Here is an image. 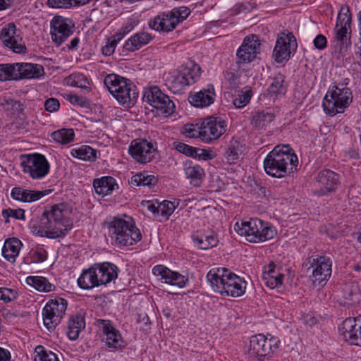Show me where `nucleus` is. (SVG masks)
<instances>
[{
	"label": "nucleus",
	"instance_id": "f257e3e1",
	"mask_svg": "<svg viewBox=\"0 0 361 361\" xmlns=\"http://www.w3.org/2000/svg\"><path fill=\"white\" fill-rule=\"evenodd\" d=\"M75 216L71 204H53L41 215L37 233L52 239L64 238L73 228Z\"/></svg>",
	"mask_w": 361,
	"mask_h": 361
},
{
	"label": "nucleus",
	"instance_id": "f03ea898",
	"mask_svg": "<svg viewBox=\"0 0 361 361\" xmlns=\"http://www.w3.org/2000/svg\"><path fill=\"white\" fill-rule=\"evenodd\" d=\"M207 279L212 290L222 296L240 297L245 294L247 281L230 269L213 268L207 274Z\"/></svg>",
	"mask_w": 361,
	"mask_h": 361
},
{
	"label": "nucleus",
	"instance_id": "7ed1b4c3",
	"mask_svg": "<svg viewBox=\"0 0 361 361\" xmlns=\"http://www.w3.org/2000/svg\"><path fill=\"white\" fill-rule=\"evenodd\" d=\"M265 172L274 178H283L296 169L298 159L289 145L276 146L264 160Z\"/></svg>",
	"mask_w": 361,
	"mask_h": 361
},
{
	"label": "nucleus",
	"instance_id": "20e7f679",
	"mask_svg": "<svg viewBox=\"0 0 361 361\" xmlns=\"http://www.w3.org/2000/svg\"><path fill=\"white\" fill-rule=\"evenodd\" d=\"M111 243L116 246H130L141 240L142 234L133 219L128 215L115 216L107 224Z\"/></svg>",
	"mask_w": 361,
	"mask_h": 361
},
{
	"label": "nucleus",
	"instance_id": "39448f33",
	"mask_svg": "<svg viewBox=\"0 0 361 361\" xmlns=\"http://www.w3.org/2000/svg\"><path fill=\"white\" fill-rule=\"evenodd\" d=\"M104 84L121 105L129 108L136 103L138 91L137 87L130 80L115 73H111L104 77Z\"/></svg>",
	"mask_w": 361,
	"mask_h": 361
},
{
	"label": "nucleus",
	"instance_id": "423d86ee",
	"mask_svg": "<svg viewBox=\"0 0 361 361\" xmlns=\"http://www.w3.org/2000/svg\"><path fill=\"white\" fill-rule=\"evenodd\" d=\"M346 85V82L339 83L329 89L322 102V107L326 114L333 116L343 113L352 102L353 93Z\"/></svg>",
	"mask_w": 361,
	"mask_h": 361
},
{
	"label": "nucleus",
	"instance_id": "0eeeda50",
	"mask_svg": "<svg viewBox=\"0 0 361 361\" xmlns=\"http://www.w3.org/2000/svg\"><path fill=\"white\" fill-rule=\"evenodd\" d=\"M280 341L270 334L254 335L250 338L249 345L245 348V353L250 361H264L268 359L279 348Z\"/></svg>",
	"mask_w": 361,
	"mask_h": 361
},
{
	"label": "nucleus",
	"instance_id": "6e6552de",
	"mask_svg": "<svg viewBox=\"0 0 361 361\" xmlns=\"http://www.w3.org/2000/svg\"><path fill=\"white\" fill-rule=\"evenodd\" d=\"M351 21L352 16L347 5L342 6L334 27V39L340 51H346L351 47Z\"/></svg>",
	"mask_w": 361,
	"mask_h": 361
},
{
	"label": "nucleus",
	"instance_id": "1a4fd4ad",
	"mask_svg": "<svg viewBox=\"0 0 361 361\" xmlns=\"http://www.w3.org/2000/svg\"><path fill=\"white\" fill-rule=\"evenodd\" d=\"M142 100L158 111V114L165 116L171 115L176 106L169 97L165 94L157 86H153L144 91Z\"/></svg>",
	"mask_w": 361,
	"mask_h": 361
},
{
	"label": "nucleus",
	"instance_id": "9d476101",
	"mask_svg": "<svg viewBox=\"0 0 361 361\" xmlns=\"http://www.w3.org/2000/svg\"><path fill=\"white\" fill-rule=\"evenodd\" d=\"M21 166L25 173L33 179L44 178L49 171L50 165L46 157L38 153L21 156Z\"/></svg>",
	"mask_w": 361,
	"mask_h": 361
},
{
	"label": "nucleus",
	"instance_id": "9b49d317",
	"mask_svg": "<svg viewBox=\"0 0 361 361\" xmlns=\"http://www.w3.org/2000/svg\"><path fill=\"white\" fill-rule=\"evenodd\" d=\"M128 151L137 162L145 164L155 158L157 145L156 142H149L145 139H135L131 142Z\"/></svg>",
	"mask_w": 361,
	"mask_h": 361
},
{
	"label": "nucleus",
	"instance_id": "f8f14e48",
	"mask_svg": "<svg viewBox=\"0 0 361 361\" xmlns=\"http://www.w3.org/2000/svg\"><path fill=\"white\" fill-rule=\"evenodd\" d=\"M228 129V123L220 116H207L202 121V142L211 143L218 140Z\"/></svg>",
	"mask_w": 361,
	"mask_h": 361
},
{
	"label": "nucleus",
	"instance_id": "ddd939ff",
	"mask_svg": "<svg viewBox=\"0 0 361 361\" xmlns=\"http://www.w3.org/2000/svg\"><path fill=\"white\" fill-rule=\"evenodd\" d=\"M97 322L102 333V340L111 350H122L125 348V341L110 320L100 319Z\"/></svg>",
	"mask_w": 361,
	"mask_h": 361
},
{
	"label": "nucleus",
	"instance_id": "4468645a",
	"mask_svg": "<svg viewBox=\"0 0 361 361\" xmlns=\"http://www.w3.org/2000/svg\"><path fill=\"white\" fill-rule=\"evenodd\" d=\"M296 39L292 33L278 37L273 51V57L279 63L287 62L297 49Z\"/></svg>",
	"mask_w": 361,
	"mask_h": 361
},
{
	"label": "nucleus",
	"instance_id": "2eb2a0df",
	"mask_svg": "<svg viewBox=\"0 0 361 361\" xmlns=\"http://www.w3.org/2000/svg\"><path fill=\"white\" fill-rule=\"evenodd\" d=\"M0 39L4 46L8 47L15 53L23 54L27 51L26 47L23 44L20 30L16 29L14 23H9L2 28L0 33Z\"/></svg>",
	"mask_w": 361,
	"mask_h": 361
},
{
	"label": "nucleus",
	"instance_id": "dca6fc26",
	"mask_svg": "<svg viewBox=\"0 0 361 361\" xmlns=\"http://www.w3.org/2000/svg\"><path fill=\"white\" fill-rule=\"evenodd\" d=\"M260 45L257 35H251L245 37L236 52L239 63H247L254 61L260 52Z\"/></svg>",
	"mask_w": 361,
	"mask_h": 361
},
{
	"label": "nucleus",
	"instance_id": "f3484780",
	"mask_svg": "<svg viewBox=\"0 0 361 361\" xmlns=\"http://www.w3.org/2000/svg\"><path fill=\"white\" fill-rule=\"evenodd\" d=\"M341 331L346 342L361 346V314L346 318L342 323Z\"/></svg>",
	"mask_w": 361,
	"mask_h": 361
},
{
	"label": "nucleus",
	"instance_id": "a211bd4d",
	"mask_svg": "<svg viewBox=\"0 0 361 361\" xmlns=\"http://www.w3.org/2000/svg\"><path fill=\"white\" fill-rule=\"evenodd\" d=\"M71 21L61 16H55L51 21V37L52 41L60 46L73 34Z\"/></svg>",
	"mask_w": 361,
	"mask_h": 361
},
{
	"label": "nucleus",
	"instance_id": "6ab92c4d",
	"mask_svg": "<svg viewBox=\"0 0 361 361\" xmlns=\"http://www.w3.org/2000/svg\"><path fill=\"white\" fill-rule=\"evenodd\" d=\"M152 273L156 276H159L164 283L176 286L183 288L188 286L189 279L187 276L183 275L178 271H174L168 267L159 264L152 269Z\"/></svg>",
	"mask_w": 361,
	"mask_h": 361
},
{
	"label": "nucleus",
	"instance_id": "aec40b11",
	"mask_svg": "<svg viewBox=\"0 0 361 361\" xmlns=\"http://www.w3.org/2000/svg\"><path fill=\"white\" fill-rule=\"evenodd\" d=\"M313 267L312 276L314 281L321 284L322 282L326 283L331 275L332 262L329 257L316 255L313 257L311 263Z\"/></svg>",
	"mask_w": 361,
	"mask_h": 361
},
{
	"label": "nucleus",
	"instance_id": "412c9836",
	"mask_svg": "<svg viewBox=\"0 0 361 361\" xmlns=\"http://www.w3.org/2000/svg\"><path fill=\"white\" fill-rule=\"evenodd\" d=\"M262 227V220L257 218L250 219L249 221H242L240 223L236 222L234 225V230L240 235L245 236V239L250 242L256 243L259 228Z\"/></svg>",
	"mask_w": 361,
	"mask_h": 361
},
{
	"label": "nucleus",
	"instance_id": "4be33fe9",
	"mask_svg": "<svg viewBox=\"0 0 361 361\" xmlns=\"http://www.w3.org/2000/svg\"><path fill=\"white\" fill-rule=\"evenodd\" d=\"M178 24V21L173 16L171 11L155 16L148 23L149 27L152 30L166 32L172 31Z\"/></svg>",
	"mask_w": 361,
	"mask_h": 361
},
{
	"label": "nucleus",
	"instance_id": "5701e85b",
	"mask_svg": "<svg viewBox=\"0 0 361 361\" xmlns=\"http://www.w3.org/2000/svg\"><path fill=\"white\" fill-rule=\"evenodd\" d=\"M53 191L51 189L42 191L25 189L22 187H15L11 190V197L16 200L24 203H30L41 199Z\"/></svg>",
	"mask_w": 361,
	"mask_h": 361
},
{
	"label": "nucleus",
	"instance_id": "b1692460",
	"mask_svg": "<svg viewBox=\"0 0 361 361\" xmlns=\"http://www.w3.org/2000/svg\"><path fill=\"white\" fill-rule=\"evenodd\" d=\"M317 181L321 186L324 187L325 191L323 190H317L314 193L318 196H323L325 195L326 191L330 192L336 188L338 183V176L329 169L322 170L319 173Z\"/></svg>",
	"mask_w": 361,
	"mask_h": 361
},
{
	"label": "nucleus",
	"instance_id": "393cba45",
	"mask_svg": "<svg viewBox=\"0 0 361 361\" xmlns=\"http://www.w3.org/2000/svg\"><path fill=\"white\" fill-rule=\"evenodd\" d=\"M100 285H106L118 277V267L110 262L94 264Z\"/></svg>",
	"mask_w": 361,
	"mask_h": 361
},
{
	"label": "nucleus",
	"instance_id": "a878e982",
	"mask_svg": "<svg viewBox=\"0 0 361 361\" xmlns=\"http://www.w3.org/2000/svg\"><path fill=\"white\" fill-rule=\"evenodd\" d=\"M215 92L213 85H210L207 89L200 90L195 94H190L188 100L195 107L209 106L214 101Z\"/></svg>",
	"mask_w": 361,
	"mask_h": 361
},
{
	"label": "nucleus",
	"instance_id": "bb28decb",
	"mask_svg": "<svg viewBox=\"0 0 361 361\" xmlns=\"http://www.w3.org/2000/svg\"><path fill=\"white\" fill-rule=\"evenodd\" d=\"M93 186L96 192L102 196L110 195L114 190H118L119 188L116 180L112 176H102L94 179Z\"/></svg>",
	"mask_w": 361,
	"mask_h": 361
},
{
	"label": "nucleus",
	"instance_id": "cd10ccee",
	"mask_svg": "<svg viewBox=\"0 0 361 361\" xmlns=\"http://www.w3.org/2000/svg\"><path fill=\"white\" fill-rule=\"evenodd\" d=\"M183 169L187 178L190 179V183L195 187L200 186L205 175L204 169L191 161L184 163Z\"/></svg>",
	"mask_w": 361,
	"mask_h": 361
},
{
	"label": "nucleus",
	"instance_id": "c85d7f7f",
	"mask_svg": "<svg viewBox=\"0 0 361 361\" xmlns=\"http://www.w3.org/2000/svg\"><path fill=\"white\" fill-rule=\"evenodd\" d=\"M20 79H37L44 74L42 65L30 63H18Z\"/></svg>",
	"mask_w": 361,
	"mask_h": 361
},
{
	"label": "nucleus",
	"instance_id": "c756f323",
	"mask_svg": "<svg viewBox=\"0 0 361 361\" xmlns=\"http://www.w3.org/2000/svg\"><path fill=\"white\" fill-rule=\"evenodd\" d=\"M78 286L85 290L92 289L100 286L98 276L94 266H92L87 270H84L78 279Z\"/></svg>",
	"mask_w": 361,
	"mask_h": 361
},
{
	"label": "nucleus",
	"instance_id": "7c9ffc66",
	"mask_svg": "<svg viewBox=\"0 0 361 361\" xmlns=\"http://www.w3.org/2000/svg\"><path fill=\"white\" fill-rule=\"evenodd\" d=\"M152 39V35L147 32H139L131 36L126 42L123 48L128 51H135L147 45Z\"/></svg>",
	"mask_w": 361,
	"mask_h": 361
},
{
	"label": "nucleus",
	"instance_id": "2f4dec72",
	"mask_svg": "<svg viewBox=\"0 0 361 361\" xmlns=\"http://www.w3.org/2000/svg\"><path fill=\"white\" fill-rule=\"evenodd\" d=\"M22 245V242L18 238H12L6 240L2 248V256L6 260L14 262Z\"/></svg>",
	"mask_w": 361,
	"mask_h": 361
},
{
	"label": "nucleus",
	"instance_id": "473e14b6",
	"mask_svg": "<svg viewBox=\"0 0 361 361\" xmlns=\"http://www.w3.org/2000/svg\"><path fill=\"white\" fill-rule=\"evenodd\" d=\"M274 118L275 115L271 112L268 111H257L253 114L250 123L256 130H266Z\"/></svg>",
	"mask_w": 361,
	"mask_h": 361
},
{
	"label": "nucleus",
	"instance_id": "72a5a7b5",
	"mask_svg": "<svg viewBox=\"0 0 361 361\" xmlns=\"http://www.w3.org/2000/svg\"><path fill=\"white\" fill-rule=\"evenodd\" d=\"M85 327V318L81 314L73 315L68 322L67 336L71 341L78 338L80 333Z\"/></svg>",
	"mask_w": 361,
	"mask_h": 361
},
{
	"label": "nucleus",
	"instance_id": "f704fd0d",
	"mask_svg": "<svg viewBox=\"0 0 361 361\" xmlns=\"http://www.w3.org/2000/svg\"><path fill=\"white\" fill-rule=\"evenodd\" d=\"M194 243L199 249L207 250L214 247L218 245L219 240L215 233H211L209 235L197 232L192 235Z\"/></svg>",
	"mask_w": 361,
	"mask_h": 361
},
{
	"label": "nucleus",
	"instance_id": "c9c22d12",
	"mask_svg": "<svg viewBox=\"0 0 361 361\" xmlns=\"http://www.w3.org/2000/svg\"><path fill=\"white\" fill-rule=\"evenodd\" d=\"M26 283L39 292L49 293L55 290L56 286L43 276H30L26 278Z\"/></svg>",
	"mask_w": 361,
	"mask_h": 361
},
{
	"label": "nucleus",
	"instance_id": "e433bc0d",
	"mask_svg": "<svg viewBox=\"0 0 361 361\" xmlns=\"http://www.w3.org/2000/svg\"><path fill=\"white\" fill-rule=\"evenodd\" d=\"M285 78L286 77L283 74L279 73L271 80L268 88V93L274 99L286 94L287 87L284 84Z\"/></svg>",
	"mask_w": 361,
	"mask_h": 361
},
{
	"label": "nucleus",
	"instance_id": "4c0bfd02",
	"mask_svg": "<svg viewBox=\"0 0 361 361\" xmlns=\"http://www.w3.org/2000/svg\"><path fill=\"white\" fill-rule=\"evenodd\" d=\"M175 204H148V209L150 211L154 217L159 221L169 219V216L176 209Z\"/></svg>",
	"mask_w": 361,
	"mask_h": 361
},
{
	"label": "nucleus",
	"instance_id": "58836bf2",
	"mask_svg": "<svg viewBox=\"0 0 361 361\" xmlns=\"http://www.w3.org/2000/svg\"><path fill=\"white\" fill-rule=\"evenodd\" d=\"M67 308V300L58 298L54 300H50L44 306V311L48 314L47 311H50L52 314L57 315L59 319H62L65 311Z\"/></svg>",
	"mask_w": 361,
	"mask_h": 361
},
{
	"label": "nucleus",
	"instance_id": "ea45409f",
	"mask_svg": "<svg viewBox=\"0 0 361 361\" xmlns=\"http://www.w3.org/2000/svg\"><path fill=\"white\" fill-rule=\"evenodd\" d=\"M18 63L0 64V81L19 80Z\"/></svg>",
	"mask_w": 361,
	"mask_h": 361
},
{
	"label": "nucleus",
	"instance_id": "a19ab883",
	"mask_svg": "<svg viewBox=\"0 0 361 361\" xmlns=\"http://www.w3.org/2000/svg\"><path fill=\"white\" fill-rule=\"evenodd\" d=\"M71 154L79 159L94 161L97 158V150L88 145H82L78 148L72 149Z\"/></svg>",
	"mask_w": 361,
	"mask_h": 361
},
{
	"label": "nucleus",
	"instance_id": "79ce46f5",
	"mask_svg": "<svg viewBox=\"0 0 361 361\" xmlns=\"http://www.w3.org/2000/svg\"><path fill=\"white\" fill-rule=\"evenodd\" d=\"M257 235L260 236L257 237L258 240H256V243L265 242L273 239L277 235V231L270 223L262 221V227L259 228Z\"/></svg>",
	"mask_w": 361,
	"mask_h": 361
},
{
	"label": "nucleus",
	"instance_id": "37998d69",
	"mask_svg": "<svg viewBox=\"0 0 361 361\" xmlns=\"http://www.w3.org/2000/svg\"><path fill=\"white\" fill-rule=\"evenodd\" d=\"M51 137L55 142L66 145L74 140L75 133L71 128H62L53 132Z\"/></svg>",
	"mask_w": 361,
	"mask_h": 361
},
{
	"label": "nucleus",
	"instance_id": "c03bdc74",
	"mask_svg": "<svg viewBox=\"0 0 361 361\" xmlns=\"http://www.w3.org/2000/svg\"><path fill=\"white\" fill-rule=\"evenodd\" d=\"M157 183V178L145 172L138 173L131 178V183L136 186H152Z\"/></svg>",
	"mask_w": 361,
	"mask_h": 361
},
{
	"label": "nucleus",
	"instance_id": "a18cd8bd",
	"mask_svg": "<svg viewBox=\"0 0 361 361\" xmlns=\"http://www.w3.org/2000/svg\"><path fill=\"white\" fill-rule=\"evenodd\" d=\"M241 146L237 140L231 141L225 152L226 161L230 164L235 163L241 154Z\"/></svg>",
	"mask_w": 361,
	"mask_h": 361
},
{
	"label": "nucleus",
	"instance_id": "49530a36",
	"mask_svg": "<svg viewBox=\"0 0 361 361\" xmlns=\"http://www.w3.org/2000/svg\"><path fill=\"white\" fill-rule=\"evenodd\" d=\"M66 82L68 85L87 89L89 87V81L82 73H75L70 75L66 78Z\"/></svg>",
	"mask_w": 361,
	"mask_h": 361
},
{
	"label": "nucleus",
	"instance_id": "de8ad7c7",
	"mask_svg": "<svg viewBox=\"0 0 361 361\" xmlns=\"http://www.w3.org/2000/svg\"><path fill=\"white\" fill-rule=\"evenodd\" d=\"M180 70L190 85L195 83L200 77V68L197 65H192V67H182Z\"/></svg>",
	"mask_w": 361,
	"mask_h": 361
},
{
	"label": "nucleus",
	"instance_id": "09e8293b",
	"mask_svg": "<svg viewBox=\"0 0 361 361\" xmlns=\"http://www.w3.org/2000/svg\"><path fill=\"white\" fill-rule=\"evenodd\" d=\"M35 354L39 357V361H60L57 354L41 345L35 347Z\"/></svg>",
	"mask_w": 361,
	"mask_h": 361
},
{
	"label": "nucleus",
	"instance_id": "8fccbe9b",
	"mask_svg": "<svg viewBox=\"0 0 361 361\" xmlns=\"http://www.w3.org/2000/svg\"><path fill=\"white\" fill-rule=\"evenodd\" d=\"M202 122L198 124L187 123L183 127V134L190 138L199 137L202 141Z\"/></svg>",
	"mask_w": 361,
	"mask_h": 361
},
{
	"label": "nucleus",
	"instance_id": "3c124183",
	"mask_svg": "<svg viewBox=\"0 0 361 361\" xmlns=\"http://www.w3.org/2000/svg\"><path fill=\"white\" fill-rule=\"evenodd\" d=\"M50 314H47L44 311V307L42 309V319L44 326L50 332L53 331L56 326L61 322L57 315L52 314L50 311H47Z\"/></svg>",
	"mask_w": 361,
	"mask_h": 361
},
{
	"label": "nucleus",
	"instance_id": "603ef678",
	"mask_svg": "<svg viewBox=\"0 0 361 361\" xmlns=\"http://www.w3.org/2000/svg\"><path fill=\"white\" fill-rule=\"evenodd\" d=\"M252 97V91L247 87L245 90L240 92L233 100V105L238 109L243 108L246 106L250 101Z\"/></svg>",
	"mask_w": 361,
	"mask_h": 361
},
{
	"label": "nucleus",
	"instance_id": "864d4df0",
	"mask_svg": "<svg viewBox=\"0 0 361 361\" xmlns=\"http://www.w3.org/2000/svg\"><path fill=\"white\" fill-rule=\"evenodd\" d=\"M171 85L177 91L182 90L185 87L189 86L188 81L183 75L180 70H178L176 74L172 76Z\"/></svg>",
	"mask_w": 361,
	"mask_h": 361
},
{
	"label": "nucleus",
	"instance_id": "5fc2aeb1",
	"mask_svg": "<svg viewBox=\"0 0 361 361\" xmlns=\"http://www.w3.org/2000/svg\"><path fill=\"white\" fill-rule=\"evenodd\" d=\"M264 283L270 288L273 289L282 285L284 275L283 274H277L276 276H262Z\"/></svg>",
	"mask_w": 361,
	"mask_h": 361
},
{
	"label": "nucleus",
	"instance_id": "6e6d98bb",
	"mask_svg": "<svg viewBox=\"0 0 361 361\" xmlns=\"http://www.w3.org/2000/svg\"><path fill=\"white\" fill-rule=\"evenodd\" d=\"M18 298V292L15 289L0 288V300L8 303L15 300Z\"/></svg>",
	"mask_w": 361,
	"mask_h": 361
},
{
	"label": "nucleus",
	"instance_id": "4d7b16f0",
	"mask_svg": "<svg viewBox=\"0 0 361 361\" xmlns=\"http://www.w3.org/2000/svg\"><path fill=\"white\" fill-rule=\"evenodd\" d=\"M173 146L176 150L188 157H192L193 153L195 152V147L190 146L184 142H174Z\"/></svg>",
	"mask_w": 361,
	"mask_h": 361
},
{
	"label": "nucleus",
	"instance_id": "13d9d810",
	"mask_svg": "<svg viewBox=\"0 0 361 361\" xmlns=\"http://www.w3.org/2000/svg\"><path fill=\"white\" fill-rule=\"evenodd\" d=\"M195 152L193 153L194 156H192V158L197 159L199 160H212L215 157L214 153L212 150L195 147Z\"/></svg>",
	"mask_w": 361,
	"mask_h": 361
},
{
	"label": "nucleus",
	"instance_id": "bf43d9fd",
	"mask_svg": "<svg viewBox=\"0 0 361 361\" xmlns=\"http://www.w3.org/2000/svg\"><path fill=\"white\" fill-rule=\"evenodd\" d=\"M171 11L173 16H175L176 19L178 21V23L183 22L190 13V9L186 6L174 8Z\"/></svg>",
	"mask_w": 361,
	"mask_h": 361
},
{
	"label": "nucleus",
	"instance_id": "052dcab7",
	"mask_svg": "<svg viewBox=\"0 0 361 361\" xmlns=\"http://www.w3.org/2000/svg\"><path fill=\"white\" fill-rule=\"evenodd\" d=\"M24 214L25 211L23 209H6L2 211V215L5 219L13 217L16 219H23L25 218Z\"/></svg>",
	"mask_w": 361,
	"mask_h": 361
},
{
	"label": "nucleus",
	"instance_id": "680f3d73",
	"mask_svg": "<svg viewBox=\"0 0 361 361\" xmlns=\"http://www.w3.org/2000/svg\"><path fill=\"white\" fill-rule=\"evenodd\" d=\"M44 106L46 111L53 113L59 110L60 102L57 99L51 97L45 100Z\"/></svg>",
	"mask_w": 361,
	"mask_h": 361
},
{
	"label": "nucleus",
	"instance_id": "e2e57ef3",
	"mask_svg": "<svg viewBox=\"0 0 361 361\" xmlns=\"http://www.w3.org/2000/svg\"><path fill=\"white\" fill-rule=\"evenodd\" d=\"M116 46L117 43L116 40H114L112 38H109L107 39L105 45L102 47V52L105 56H111L114 54Z\"/></svg>",
	"mask_w": 361,
	"mask_h": 361
},
{
	"label": "nucleus",
	"instance_id": "0e129e2a",
	"mask_svg": "<svg viewBox=\"0 0 361 361\" xmlns=\"http://www.w3.org/2000/svg\"><path fill=\"white\" fill-rule=\"evenodd\" d=\"M47 5L51 8H65L71 7V0H47Z\"/></svg>",
	"mask_w": 361,
	"mask_h": 361
},
{
	"label": "nucleus",
	"instance_id": "69168bd1",
	"mask_svg": "<svg viewBox=\"0 0 361 361\" xmlns=\"http://www.w3.org/2000/svg\"><path fill=\"white\" fill-rule=\"evenodd\" d=\"M6 106L8 109L11 107L13 113L19 114L23 111V105L20 101L9 99L6 102Z\"/></svg>",
	"mask_w": 361,
	"mask_h": 361
},
{
	"label": "nucleus",
	"instance_id": "338daca9",
	"mask_svg": "<svg viewBox=\"0 0 361 361\" xmlns=\"http://www.w3.org/2000/svg\"><path fill=\"white\" fill-rule=\"evenodd\" d=\"M137 323L143 324V326L141 327V329L143 331H146L150 328V320L149 317L145 312H141L138 314L137 318Z\"/></svg>",
	"mask_w": 361,
	"mask_h": 361
},
{
	"label": "nucleus",
	"instance_id": "774afa93",
	"mask_svg": "<svg viewBox=\"0 0 361 361\" xmlns=\"http://www.w3.org/2000/svg\"><path fill=\"white\" fill-rule=\"evenodd\" d=\"M313 44L316 49L322 50L326 47L327 39L324 35L319 34L314 38Z\"/></svg>",
	"mask_w": 361,
	"mask_h": 361
}]
</instances>
